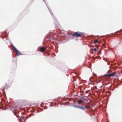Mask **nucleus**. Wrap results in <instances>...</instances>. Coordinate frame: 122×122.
Here are the masks:
<instances>
[{
  "mask_svg": "<svg viewBox=\"0 0 122 122\" xmlns=\"http://www.w3.org/2000/svg\"><path fill=\"white\" fill-rule=\"evenodd\" d=\"M93 50H94V51H95V52H96L97 51V49L96 48H94V49H92Z\"/></svg>",
  "mask_w": 122,
  "mask_h": 122,
  "instance_id": "obj_10",
  "label": "nucleus"
},
{
  "mask_svg": "<svg viewBox=\"0 0 122 122\" xmlns=\"http://www.w3.org/2000/svg\"><path fill=\"white\" fill-rule=\"evenodd\" d=\"M33 115V114H30L29 115V116L27 117V118H28L29 117H30L32 115Z\"/></svg>",
  "mask_w": 122,
  "mask_h": 122,
  "instance_id": "obj_11",
  "label": "nucleus"
},
{
  "mask_svg": "<svg viewBox=\"0 0 122 122\" xmlns=\"http://www.w3.org/2000/svg\"><path fill=\"white\" fill-rule=\"evenodd\" d=\"M80 106H74V107L76 108H80Z\"/></svg>",
  "mask_w": 122,
  "mask_h": 122,
  "instance_id": "obj_9",
  "label": "nucleus"
},
{
  "mask_svg": "<svg viewBox=\"0 0 122 122\" xmlns=\"http://www.w3.org/2000/svg\"><path fill=\"white\" fill-rule=\"evenodd\" d=\"M89 92V90L86 91L85 93H87L88 92Z\"/></svg>",
  "mask_w": 122,
  "mask_h": 122,
  "instance_id": "obj_12",
  "label": "nucleus"
},
{
  "mask_svg": "<svg viewBox=\"0 0 122 122\" xmlns=\"http://www.w3.org/2000/svg\"><path fill=\"white\" fill-rule=\"evenodd\" d=\"M85 108V109H88L90 107L88 105H87L85 107H84Z\"/></svg>",
  "mask_w": 122,
  "mask_h": 122,
  "instance_id": "obj_7",
  "label": "nucleus"
},
{
  "mask_svg": "<svg viewBox=\"0 0 122 122\" xmlns=\"http://www.w3.org/2000/svg\"><path fill=\"white\" fill-rule=\"evenodd\" d=\"M14 50V51L16 52V54L18 55H20L21 54L20 52H19L17 50L15 47L14 46L13 47Z\"/></svg>",
  "mask_w": 122,
  "mask_h": 122,
  "instance_id": "obj_3",
  "label": "nucleus"
},
{
  "mask_svg": "<svg viewBox=\"0 0 122 122\" xmlns=\"http://www.w3.org/2000/svg\"><path fill=\"white\" fill-rule=\"evenodd\" d=\"M98 41L97 39L95 40L94 41V43L95 44L98 43Z\"/></svg>",
  "mask_w": 122,
  "mask_h": 122,
  "instance_id": "obj_6",
  "label": "nucleus"
},
{
  "mask_svg": "<svg viewBox=\"0 0 122 122\" xmlns=\"http://www.w3.org/2000/svg\"><path fill=\"white\" fill-rule=\"evenodd\" d=\"M46 48L44 47H41L40 48V51L41 52H43L46 50Z\"/></svg>",
  "mask_w": 122,
  "mask_h": 122,
  "instance_id": "obj_4",
  "label": "nucleus"
},
{
  "mask_svg": "<svg viewBox=\"0 0 122 122\" xmlns=\"http://www.w3.org/2000/svg\"><path fill=\"white\" fill-rule=\"evenodd\" d=\"M116 74V73L115 72H113L112 73L108 74L105 75H104V76L107 77H112L114 76Z\"/></svg>",
  "mask_w": 122,
  "mask_h": 122,
  "instance_id": "obj_2",
  "label": "nucleus"
},
{
  "mask_svg": "<svg viewBox=\"0 0 122 122\" xmlns=\"http://www.w3.org/2000/svg\"><path fill=\"white\" fill-rule=\"evenodd\" d=\"M80 108L82 110H84L85 109V108L84 107H80Z\"/></svg>",
  "mask_w": 122,
  "mask_h": 122,
  "instance_id": "obj_8",
  "label": "nucleus"
},
{
  "mask_svg": "<svg viewBox=\"0 0 122 122\" xmlns=\"http://www.w3.org/2000/svg\"><path fill=\"white\" fill-rule=\"evenodd\" d=\"M94 46H92V47H94Z\"/></svg>",
  "mask_w": 122,
  "mask_h": 122,
  "instance_id": "obj_13",
  "label": "nucleus"
},
{
  "mask_svg": "<svg viewBox=\"0 0 122 122\" xmlns=\"http://www.w3.org/2000/svg\"><path fill=\"white\" fill-rule=\"evenodd\" d=\"M83 101H82L81 100H78V103L79 104H80L82 103H83Z\"/></svg>",
  "mask_w": 122,
  "mask_h": 122,
  "instance_id": "obj_5",
  "label": "nucleus"
},
{
  "mask_svg": "<svg viewBox=\"0 0 122 122\" xmlns=\"http://www.w3.org/2000/svg\"><path fill=\"white\" fill-rule=\"evenodd\" d=\"M97 49H98V48H97Z\"/></svg>",
  "mask_w": 122,
  "mask_h": 122,
  "instance_id": "obj_14",
  "label": "nucleus"
},
{
  "mask_svg": "<svg viewBox=\"0 0 122 122\" xmlns=\"http://www.w3.org/2000/svg\"><path fill=\"white\" fill-rule=\"evenodd\" d=\"M84 35L83 33H81L79 31L74 32L71 35L72 36H74L76 37H81Z\"/></svg>",
  "mask_w": 122,
  "mask_h": 122,
  "instance_id": "obj_1",
  "label": "nucleus"
}]
</instances>
